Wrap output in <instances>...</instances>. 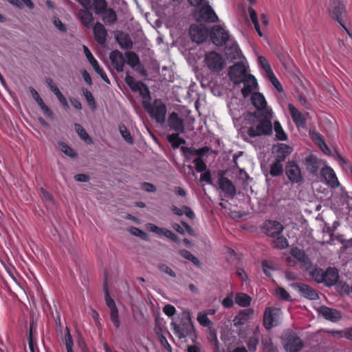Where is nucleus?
I'll use <instances>...</instances> for the list:
<instances>
[{"mask_svg": "<svg viewBox=\"0 0 352 352\" xmlns=\"http://www.w3.org/2000/svg\"><path fill=\"white\" fill-rule=\"evenodd\" d=\"M271 118V110L249 113L247 116V120L252 126L248 129L247 134L250 138L271 135L272 133Z\"/></svg>", "mask_w": 352, "mask_h": 352, "instance_id": "f257e3e1", "label": "nucleus"}, {"mask_svg": "<svg viewBox=\"0 0 352 352\" xmlns=\"http://www.w3.org/2000/svg\"><path fill=\"white\" fill-rule=\"evenodd\" d=\"M142 106L151 118L154 119L157 123H164L167 109L161 100L155 99L153 103L144 100Z\"/></svg>", "mask_w": 352, "mask_h": 352, "instance_id": "f03ea898", "label": "nucleus"}, {"mask_svg": "<svg viewBox=\"0 0 352 352\" xmlns=\"http://www.w3.org/2000/svg\"><path fill=\"white\" fill-rule=\"evenodd\" d=\"M124 81L132 91L138 92L142 98L148 100L151 99L148 86L141 81H136L129 72L126 74Z\"/></svg>", "mask_w": 352, "mask_h": 352, "instance_id": "7ed1b4c3", "label": "nucleus"}, {"mask_svg": "<svg viewBox=\"0 0 352 352\" xmlns=\"http://www.w3.org/2000/svg\"><path fill=\"white\" fill-rule=\"evenodd\" d=\"M103 290L104 292V300H105L106 305L109 308V309L111 311V312H110L111 320L113 322L115 327L118 328L120 327L118 309L116 307L114 300L111 298V296L110 295L108 285H107V278H105V280L104 283Z\"/></svg>", "mask_w": 352, "mask_h": 352, "instance_id": "20e7f679", "label": "nucleus"}, {"mask_svg": "<svg viewBox=\"0 0 352 352\" xmlns=\"http://www.w3.org/2000/svg\"><path fill=\"white\" fill-rule=\"evenodd\" d=\"M205 63L210 71L215 72H221L225 65V60L223 56L214 51L206 54Z\"/></svg>", "mask_w": 352, "mask_h": 352, "instance_id": "39448f33", "label": "nucleus"}, {"mask_svg": "<svg viewBox=\"0 0 352 352\" xmlns=\"http://www.w3.org/2000/svg\"><path fill=\"white\" fill-rule=\"evenodd\" d=\"M212 43L217 46H223L230 38L228 32L220 25H214L209 31Z\"/></svg>", "mask_w": 352, "mask_h": 352, "instance_id": "423d86ee", "label": "nucleus"}, {"mask_svg": "<svg viewBox=\"0 0 352 352\" xmlns=\"http://www.w3.org/2000/svg\"><path fill=\"white\" fill-rule=\"evenodd\" d=\"M280 310L276 307H267L263 313V324L267 330H270L278 324V316Z\"/></svg>", "mask_w": 352, "mask_h": 352, "instance_id": "0eeeda50", "label": "nucleus"}, {"mask_svg": "<svg viewBox=\"0 0 352 352\" xmlns=\"http://www.w3.org/2000/svg\"><path fill=\"white\" fill-rule=\"evenodd\" d=\"M285 175L289 182L293 184H300L304 181L301 170L297 163L294 160L287 162L285 166Z\"/></svg>", "mask_w": 352, "mask_h": 352, "instance_id": "6e6552de", "label": "nucleus"}, {"mask_svg": "<svg viewBox=\"0 0 352 352\" xmlns=\"http://www.w3.org/2000/svg\"><path fill=\"white\" fill-rule=\"evenodd\" d=\"M196 16L198 21L214 23L219 21L217 14L208 3L204 4L199 8Z\"/></svg>", "mask_w": 352, "mask_h": 352, "instance_id": "1a4fd4ad", "label": "nucleus"}, {"mask_svg": "<svg viewBox=\"0 0 352 352\" xmlns=\"http://www.w3.org/2000/svg\"><path fill=\"white\" fill-rule=\"evenodd\" d=\"M228 75L230 80L235 84H239L244 80L247 76L246 67L243 63H236L230 67Z\"/></svg>", "mask_w": 352, "mask_h": 352, "instance_id": "9d476101", "label": "nucleus"}, {"mask_svg": "<svg viewBox=\"0 0 352 352\" xmlns=\"http://www.w3.org/2000/svg\"><path fill=\"white\" fill-rule=\"evenodd\" d=\"M189 34L193 42L201 43L204 42L209 36V30L203 25L192 24L190 27Z\"/></svg>", "mask_w": 352, "mask_h": 352, "instance_id": "9b49d317", "label": "nucleus"}, {"mask_svg": "<svg viewBox=\"0 0 352 352\" xmlns=\"http://www.w3.org/2000/svg\"><path fill=\"white\" fill-rule=\"evenodd\" d=\"M292 287L297 291L301 296L310 300H316L319 296L316 289L303 283H294Z\"/></svg>", "mask_w": 352, "mask_h": 352, "instance_id": "f8f14e48", "label": "nucleus"}, {"mask_svg": "<svg viewBox=\"0 0 352 352\" xmlns=\"http://www.w3.org/2000/svg\"><path fill=\"white\" fill-rule=\"evenodd\" d=\"M171 325L173 327L174 333L180 339L188 336L193 330V325L190 319L182 320L179 324L173 322Z\"/></svg>", "mask_w": 352, "mask_h": 352, "instance_id": "ddd939ff", "label": "nucleus"}, {"mask_svg": "<svg viewBox=\"0 0 352 352\" xmlns=\"http://www.w3.org/2000/svg\"><path fill=\"white\" fill-rule=\"evenodd\" d=\"M290 254L302 265L306 271L310 270L312 267V263L304 250H300L298 247H294L291 249Z\"/></svg>", "mask_w": 352, "mask_h": 352, "instance_id": "4468645a", "label": "nucleus"}, {"mask_svg": "<svg viewBox=\"0 0 352 352\" xmlns=\"http://www.w3.org/2000/svg\"><path fill=\"white\" fill-rule=\"evenodd\" d=\"M284 229L283 226L277 221L267 220L263 226V232L271 237H276L280 234Z\"/></svg>", "mask_w": 352, "mask_h": 352, "instance_id": "2eb2a0df", "label": "nucleus"}, {"mask_svg": "<svg viewBox=\"0 0 352 352\" xmlns=\"http://www.w3.org/2000/svg\"><path fill=\"white\" fill-rule=\"evenodd\" d=\"M218 184L221 190L228 197L233 198L236 195V187L228 178L221 175L218 179Z\"/></svg>", "mask_w": 352, "mask_h": 352, "instance_id": "dca6fc26", "label": "nucleus"}, {"mask_svg": "<svg viewBox=\"0 0 352 352\" xmlns=\"http://www.w3.org/2000/svg\"><path fill=\"white\" fill-rule=\"evenodd\" d=\"M317 311L318 314L322 316L324 319L333 322H338L342 317L339 311L324 305H322L318 307Z\"/></svg>", "mask_w": 352, "mask_h": 352, "instance_id": "f3484780", "label": "nucleus"}, {"mask_svg": "<svg viewBox=\"0 0 352 352\" xmlns=\"http://www.w3.org/2000/svg\"><path fill=\"white\" fill-rule=\"evenodd\" d=\"M320 175L325 180L327 184L332 188H336L339 186L340 183L336 177L334 170L329 166H324L320 170Z\"/></svg>", "mask_w": 352, "mask_h": 352, "instance_id": "a211bd4d", "label": "nucleus"}, {"mask_svg": "<svg viewBox=\"0 0 352 352\" xmlns=\"http://www.w3.org/2000/svg\"><path fill=\"white\" fill-rule=\"evenodd\" d=\"M292 151L293 148L292 146L286 144L279 143L274 146L273 153H274L275 160L283 162Z\"/></svg>", "mask_w": 352, "mask_h": 352, "instance_id": "6ab92c4d", "label": "nucleus"}, {"mask_svg": "<svg viewBox=\"0 0 352 352\" xmlns=\"http://www.w3.org/2000/svg\"><path fill=\"white\" fill-rule=\"evenodd\" d=\"M109 59L113 68L118 72H122L125 65L123 54L118 50H114L109 54Z\"/></svg>", "mask_w": 352, "mask_h": 352, "instance_id": "aec40b11", "label": "nucleus"}, {"mask_svg": "<svg viewBox=\"0 0 352 352\" xmlns=\"http://www.w3.org/2000/svg\"><path fill=\"white\" fill-rule=\"evenodd\" d=\"M303 347L300 338L295 334L289 335L285 341V348L289 352H298Z\"/></svg>", "mask_w": 352, "mask_h": 352, "instance_id": "412c9836", "label": "nucleus"}, {"mask_svg": "<svg viewBox=\"0 0 352 352\" xmlns=\"http://www.w3.org/2000/svg\"><path fill=\"white\" fill-rule=\"evenodd\" d=\"M320 164L321 161L312 154L306 157L304 162L307 170L313 175L318 174Z\"/></svg>", "mask_w": 352, "mask_h": 352, "instance_id": "4be33fe9", "label": "nucleus"}, {"mask_svg": "<svg viewBox=\"0 0 352 352\" xmlns=\"http://www.w3.org/2000/svg\"><path fill=\"white\" fill-rule=\"evenodd\" d=\"M148 229L149 231L155 232L159 236H164L174 242L179 243L178 236L167 228H160L155 224L149 223L148 224Z\"/></svg>", "mask_w": 352, "mask_h": 352, "instance_id": "5701e85b", "label": "nucleus"}, {"mask_svg": "<svg viewBox=\"0 0 352 352\" xmlns=\"http://www.w3.org/2000/svg\"><path fill=\"white\" fill-rule=\"evenodd\" d=\"M168 124L170 129L179 132L183 133L184 131V121L182 118H180L178 116V114L175 112H173L169 115L168 119Z\"/></svg>", "mask_w": 352, "mask_h": 352, "instance_id": "b1692460", "label": "nucleus"}, {"mask_svg": "<svg viewBox=\"0 0 352 352\" xmlns=\"http://www.w3.org/2000/svg\"><path fill=\"white\" fill-rule=\"evenodd\" d=\"M339 278L338 271L335 267H329L324 273V285L330 287L336 284Z\"/></svg>", "mask_w": 352, "mask_h": 352, "instance_id": "393cba45", "label": "nucleus"}, {"mask_svg": "<svg viewBox=\"0 0 352 352\" xmlns=\"http://www.w3.org/2000/svg\"><path fill=\"white\" fill-rule=\"evenodd\" d=\"M93 32L96 41L100 45H104L107 40V32L104 26L100 22H96L93 26Z\"/></svg>", "mask_w": 352, "mask_h": 352, "instance_id": "a878e982", "label": "nucleus"}, {"mask_svg": "<svg viewBox=\"0 0 352 352\" xmlns=\"http://www.w3.org/2000/svg\"><path fill=\"white\" fill-rule=\"evenodd\" d=\"M288 109L294 122L298 127H304L306 119L303 114L292 104H289Z\"/></svg>", "mask_w": 352, "mask_h": 352, "instance_id": "bb28decb", "label": "nucleus"}, {"mask_svg": "<svg viewBox=\"0 0 352 352\" xmlns=\"http://www.w3.org/2000/svg\"><path fill=\"white\" fill-rule=\"evenodd\" d=\"M115 38L122 49L129 50L133 47V41L128 34L118 31L115 35Z\"/></svg>", "mask_w": 352, "mask_h": 352, "instance_id": "cd10ccee", "label": "nucleus"}, {"mask_svg": "<svg viewBox=\"0 0 352 352\" xmlns=\"http://www.w3.org/2000/svg\"><path fill=\"white\" fill-rule=\"evenodd\" d=\"M252 103L256 111L270 110L267 108V102L264 96L261 93H254L251 98Z\"/></svg>", "mask_w": 352, "mask_h": 352, "instance_id": "c85d7f7f", "label": "nucleus"}, {"mask_svg": "<svg viewBox=\"0 0 352 352\" xmlns=\"http://www.w3.org/2000/svg\"><path fill=\"white\" fill-rule=\"evenodd\" d=\"M91 9H84L78 12V16L81 23L86 28H90L94 21L93 14L91 12Z\"/></svg>", "mask_w": 352, "mask_h": 352, "instance_id": "c756f323", "label": "nucleus"}, {"mask_svg": "<svg viewBox=\"0 0 352 352\" xmlns=\"http://www.w3.org/2000/svg\"><path fill=\"white\" fill-rule=\"evenodd\" d=\"M253 314L254 309L252 308H248L243 310H241L234 319V324H243Z\"/></svg>", "mask_w": 352, "mask_h": 352, "instance_id": "7c9ffc66", "label": "nucleus"}, {"mask_svg": "<svg viewBox=\"0 0 352 352\" xmlns=\"http://www.w3.org/2000/svg\"><path fill=\"white\" fill-rule=\"evenodd\" d=\"M260 339V330L257 327L253 331L252 335L248 340V347L250 352H255L256 351L257 345Z\"/></svg>", "mask_w": 352, "mask_h": 352, "instance_id": "2f4dec72", "label": "nucleus"}, {"mask_svg": "<svg viewBox=\"0 0 352 352\" xmlns=\"http://www.w3.org/2000/svg\"><path fill=\"white\" fill-rule=\"evenodd\" d=\"M170 210L174 214L179 217L182 216L184 214L190 219H193L195 217L194 212L187 206H183L182 208H179L177 206L173 205L170 207Z\"/></svg>", "mask_w": 352, "mask_h": 352, "instance_id": "473e14b6", "label": "nucleus"}, {"mask_svg": "<svg viewBox=\"0 0 352 352\" xmlns=\"http://www.w3.org/2000/svg\"><path fill=\"white\" fill-rule=\"evenodd\" d=\"M226 54L228 58L231 60L240 59L242 56V52L236 43H232L229 48H227Z\"/></svg>", "mask_w": 352, "mask_h": 352, "instance_id": "72a5a7b5", "label": "nucleus"}, {"mask_svg": "<svg viewBox=\"0 0 352 352\" xmlns=\"http://www.w3.org/2000/svg\"><path fill=\"white\" fill-rule=\"evenodd\" d=\"M235 302L240 307H247L252 301V298L245 293H237L234 298Z\"/></svg>", "mask_w": 352, "mask_h": 352, "instance_id": "f704fd0d", "label": "nucleus"}, {"mask_svg": "<svg viewBox=\"0 0 352 352\" xmlns=\"http://www.w3.org/2000/svg\"><path fill=\"white\" fill-rule=\"evenodd\" d=\"M101 15L102 21L106 24H113L118 19L116 12L112 8H107Z\"/></svg>", "mask_w": 352, "mask_h": 352, "instance_id": "c9c22d12", "label": "nucleus"}, {"mask_svg": "<svg viewBox=\"0 0 352 352\" xmlns=\"http://www.w3.org/2000/svg\"><path fill=\"white\" fill-rule=\"evenodd\" d=\"M91 6L96 14H101L107 8L106 0H92Z\"/></svg>", "mask_w": 352, "mask_h": 352, "instance_id": "e433bc0d", "label": "nucleus"}, {"mask_svg": "<svg viewBox=\"0 0 352 352\" xmlns=\"http://www.w3.org/2000/svg\"><path fill=\"white\" fill-rule=\"evenodd\" d=\"M307 272H309L310 276L316 283H323L324 272L321 268L312 265L310 270H308Z\"/></svg>", "mask_w": 352, "mask_h": 352, "instance_id": "4c0bfd02", "label": "nucleus"}, {"mask_svg": "<svg viewBox=\"0 0 352 352\" xmlns=\"http://www.w3.org/2000/svg\"><path fill=\"white\" fill-rule=\"evenodd\" d=\"M34 322L30 324V329L28 335V341L30 352H39L38 347L33 337Z\"/></svg>", "mask_w": 352, "mask_h": 352, "instance_id": "58836bf2", "label": "nucleus"}, {"mask_svg": "<svg viewBox=\"0 0 352 352\" xmlns=\"http://www.w3.org/2000/svg\"><path fill=\"white\" fill-rule=\"evenodd\" d=\"M283 172V165L281 162L276 160L270 165V174L272 177H278Z\"/></svg>", "mask_w": 352, "mask_h": 352, "instance_id": "ea45409f", "label": "nucleus"}, {"mask_svg": "<svg viewBox=\"0 0 352 352\" xmlns=\"http://www.w3.org/2000/svg\"><path fill=\"white\" fill-rule=\"evenodd\" d=\"M166 139L174 148H178L180 145L186 143V140L180 138L178 133L170 134L167 136Z\"/></svg>", "mask_w": 352, "mask_h": 352, "instance_id": "a19ab883", "label": "nucleus"}, {"mask_svg": "<svg viewBox=\"0 0 352 352\" xmlns=\"http://www.w3.org/2000/svg\"><path fill=\"white\" fill-rule=\"evenodd\" d=\"M276 139L279 141H285L288 137L287 133L283 130L280 123L278 121H275L274 124Z\"/></svg>", "mask_w": 352, "mask_h": 352, "instance_id": "79ce46f5", "label": "nucleus"}, {"mask_svg": "<svg viewBox=\"0 0 352 352\" xmlns=\"http://www.w3.org/2000/svg\"><path fill=\"white\" fill-rule=\"evenodd\" d=\"M125 56L126 57V63L133 68L140 63L138 55L134 52L129 51L125 52Z\"/></svg>", "mask_w": 352, "mask_h": 352, "instance_id": "37998d69", "label": "nucleus"}, {"mask_svg": "<svg viewBox=\"0 0 352 352\" xmlns=\"http://www.w3.org/2000/svg\"><path fill=\"white\" fill-rule=\"evenodd\" d=\"M272 243L274 244V248L279 250L285 249L289 246L287 239L283 236H280V234L276 235V237H274Z\"/></svg>", "mask_w": 352, "mask_h": 352, "instance_id": "c03bdc74", "label": "nucleus"}, {"mask_svg": "<svg viewBox=\"0 0 352 352\" xmlns=\"http://www.w3.org/2000/svg\"><path fill=\"white\" fill-rule=\"evenodd\" d=\"M75 129L80 138L87 144H92V139L89 137L85 129L79 124H75Z\"/></svg>", "mask_w": 352, "mask_h": 352, "instance_id": "a18cd8bd", "label": "nucleus"}, {"mask_svg": "<svg viewBox=\"0 0 352 352\" xmlns=\"http://www.w3.org/2000/svg\"><path fill=\"white\" fill-rule=\"evenodd\" d=\"M179 254L183 258L191 261L195 265H200V261H199V259L188 250H179Z\"/></svg>", "mask_w": 352, "mask_h": 352, "instance_id": "49530a36", "label": "nucleus"}, {"mask_svg": "<svg viewBox=\"0 0 352 352\" xmlns=\"http://www.w3.org/2000/svg\"><path fill=\"white\" fill-rule=\"evenodd\" d=\"M59 146L60 151L66 155L72 158H75L77 157L76 152L66 143L61 142L59 143Z\"/></svg>", "mask_w": 352, "mask_h": 352, "instance_id": "de8ad7c7", "label": "nucleus"}, {"mask_svg": "<svg viewBox=\"0 0 352 352\" xmlns=\"http://www.w3.org/2000/svg\"><path fill=\"white\" fill-rule=\"evenodd\" d=\"M197 320L198 322L204 327H209L212 324L210 320L208 318L207 314L204 312H199L197 314Z\"/></svg>", "mask_w": 352, "mask_h": 352, "instance_id": "09e8293b", "label": "nucleus"}, {"mask_svg": "<svg viewBox=\"0 0 352 352\" xmlns=\"http://www.w3.org/2000/svg\"><path fill=\"white\" fill-rule=\"evenodd\" d=\"M83 95L88 103V105L92 110L96 109V104L93 94L87 89H82Z\"/></svg>", "mask_w": 352, "mask_h": 352, "instance_id": "8fccbe9b", "label": "nucleus"}, {"mask_svg": "<svg viewBox=\"0 0 352 352\" xmlns=\"http://www.w3.org/2000/svg\"><path fill=\"white\" fill-rule=\"evenodd\" d=\"M195 169L198 173H202L207 170V165L201 157H196L192 160Z\"/></svg>", "mask_w": 352, "mask_h": 352, "instance_id": "3c124183", "label": "nucleus"}, {"mask_svg": "<svg viewBox=\"0 0 352 352\" xmlns=\"http://www.w3.org/2000/svg\"><path fill=\"white\" fill-rule=\"evenodd\" d=\"M161 331V329L156 331V335L158 338V340L161 344L165 348L166 351H168V352H171V346L170 345L166 337L162 333Z\"/></svg>", "mask_w": 352, "mask_h": 352, "instance_id": "603ef678", "label": "nucleus"}, {"mask_svg": "<svg viewBox=\"0 0 352 352\" xmlns=\"http://www.w3.org/2000/svg\"><path fill=\"white\" fill-rule=\"evenodd\" d=\"M180 150L184 156L185 159L187 160H190L192 156H196L195 155V148L194 147H187V146H181Z\"/></svg>", "mask_w": 352, "mask_h": 352, "instance_id": "864d4df0", "label": "nucleus"}, {"mask_svg": "<svg viewBox=\"0 0 352 352\" xmlns=\"http://www.w3.org/2000/svg\"><path fill=\"white\" fill-rule=\"evenodd\" d=\"M120 134L123 139L129 144H133V140L129 132L125 126L122 125L119 127Z\"/></svg>", "mask_w": 352, "mask_h": 352, "instance_id": "5fc2aeb1", "label": "nucleus"}, {"mask_svg": "<svg viewBox=\"0 0 352 352\" xmlns=\"http://www.w3.org/2000/svg\"><path fill=\"white\" fill-rule=\"evenodd\" d=\"M276 293L281 300L285 301H292L289 294L283 287H277L276 289Z\"/></svg>", "mask_w": 352, "mask_h": 352, "instance_id": "6e6d98bb", "label": "nucleus"}, {"mask_svg": "<svg viewBox=\"0 0 352 352\" xmlns=\"http://www.w3.org/2000/svg\"><path fill=\"white\" fill-rule=\"evenodd\" d=\"M267 75L269 76V79H270V82L274 86V87L279 92L283 91V86L281 85V84L279 82V80H278V78L275 76L273 72L272 71L271 72L268 73Z\"/></svg>", "mask_w": 352, "mask_h": 352, "instance_id": "4d7b16f0", "label": "nucleus"}, {"mask_svg": "<svg viewBox=\"0 0 352 352\" xmlns=\"http://www.w3.org/2000/svg\"><path fill=\"white\" fill-rule=\"evenodd\" d=\"M157 268L162 273H165L173 278L176 277V273L166 264H160Z\"/></svg>", "mask_w": 352, "mask_h": 352, "instance_id": "13d9d810", "label": "nucleus"}, {"mask_svg": "<svg viewBox=\"0 0 352 352\" xmlns=\"http://www.w3.org/2000/svg\"><path fill=\"white\" fill-rule=\"evenodd\" d=\"M258 61L261 66L263 67V69L267 74L272 71L267 60L264 56H259L258 58Z\"/></svg>", "mask_w": 352, "mask_h": 352, "instance_id": "bf43d9fd", "label": "nucleus"}, {"mask_svg": "<svg viewBox=\"0 0 352 352\" xmlns=\"http://www.w3.org/2000/svg\"><path fill=\"white\" fill-rule=\"evenodd\" d=\"M340 224V223L339 221H335L331 226H325L326 232L329 234L331 240L333 239L334 236V232Z\"/></svg>", "mask_w": 352, "mask_h": 352, "instance_id": "052dcab7", "label": "nucleus"}, {"mask_svg": "<svg viewBox=\"0 0 352 352\" xmlns=\"http://www.w3.org/2000/svg\"><path fill=\"white\" fill-rule=\"evenodd\" d=\"M46 84L50 90L57 96L59 95L61 91L58 89V87L54 84V81L51 78L46 79Z\"/></svg>", "mask_w": 352, "mask_h": 352, "instance_id": "680f3d73", "label": "nucleus"}, {"mask_svg": "<svg viewBox=\"0 0 352 352\" xmlns=\"http://www.w3.org/2000/svg\"><path fill=\"white\" fill-rule=\"evenodd\" d=\"M83 51L86 58H87L91 65L98 62V60L94 58V56L91 54L89 49L86 45H83Z\"/></svg>", "mask_w": 352, "mask_h": 352, "instance_id": "e2e57ef3", "label": "nucleus"}, {"mask_svg": "<svg viewBox=\"0 0 352 352\" xmlns=\"http://www.w3.org/2000/svg\"><path fill=\"white\" fill-rule=\"evenodd\" d=\"M53 23L55 27L61 32H67V27L58 17H54Z\"/></svg>", "mask_w": 352, "mask_h": 352, "instance_id": "0e129e2a", "label": "nucleus"}, {"mask_svg": "<svg viewBox=\"0 0 352 352\" xmlns=\"http://www.w3.org/2000/svg\"><path fill=\"white\" fill-rule=\"evenodd\" d=\"M201 182H206L208 184H212L211 174L209 170H206L204 171V173L201 175L200 177Z\"/></svg>", "mask_w": 352, "mask_h": 352, "instance_id": "69168bd1", "label": "nucleus"}, {"mask_svg": "<svg viewBox=\"0 0 352 352\" xmlns=\"http://www.w3.org/2000/svg\"><path fill=\"white\" fill-rule=\"evenodd\" d=\"M233 294L231 293L230 295L227 296L226 298H224L221 302V305L225 308H231L233 305V299H232Z\"/></svg>", "mask_w": 352, "mask_h": 352, "instance_id": "338daca9", "label": "nucleus"}, {"mask_svg": "<svg viewBox=\"0 0 352 352\" xmlns=\"http://www.w3.org/2000/svg\"><path fill=\"white\" fill-rule=\"evenodd\" d=\"M317 143H318V146H320V149L322 151V152L324 154H327V155L330 154L331 150L329 149V148L328 147L327 144L324 142V141L320 136H318V141Z\"/></svg>", "mask_w": 352, "mask_h": 352, "instance_id": "774afa93", "label": "nucleus"}]
</instances>
